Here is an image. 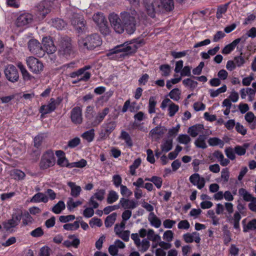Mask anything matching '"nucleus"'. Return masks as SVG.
<instances>
[{
    "instance_id": "nucleus-1",
    "label": "nucleus",
    "mask_w": 256,
    "mask_h": 256,
    "mask_svg": "<svg viewBox=\"0 0 256 256\" xmlns=\"http://www.w3.org/2000/svg\"><path fill=\"white\" fill-rule=\"evenodd\" d=\"M136 12L134 10H130V12H121L120 16L112 13L109 15L108 20L116 32L122 34L126 30L128 34H131L136 30Z\"/></svg>"
},
{
    "instance_id": "nucleus-2",
    "label": "nucleus",
    "mask_w": 256,
    "mask_h": 256,
    "mask_svg": "<svg viewBox=\"0 0 256 256\" xmlns=\"http://www.w3.org/2000/svg\"><path fill=\"white\" fill-rule=\"evenodd\" d=\"M139 45L140 43L135 40L126 42L110 50L106 54V56L110 59L120 60L126 56L134 52L138 48Z\"/></svg>"
},
{
    "instance_id": "nucleus-3",
    "label": "nucleus",
    "mask_w": 256,
    "mask_h": 256,
    "mask_svg": "<svg viewBox=\"0 0 256 256\" xmlns=\"http://www.w3.org/2000/svg\"><path fill=\"white\" fill-rule=\"evenodd\" d=\"M145 7L148 14L154 18L156 12L162 10L167 11L172 10L174 7V4L173 0H152L146 3Z\"/></svg>"
},
{
    "instance_id": "nucleus-4",
    "label": "nucleus",
    "mask_w": 256,
    "mask_h": 256,
    "mask_svg": "<svg viewBox=\"0 0 256 256\" xmlns=\"http://www.w3.org/2000/svg\"><path fill=\"white\" fill-rule=\"evenodd\" d=\"M78 43L80 47L82 49L93 50L102 44V40L98 34H93L85 38H80Z\"/></svg>"
},
{
    "instance_id": "nucleus-5",
    "label": "nucleus",
    "mask_w": 256,
    "mask_h": 256,
    "mask_svg": "<svg viewBox=\"0 0 256 256\" xmlns=\"http://www.w3.org/2000/svg\"><path fill=\"white\" fill-rule=\"evenodd\" d=\"M56 163L54 152L52 150H48L44 152L41 158L40 166L42 170H46L53 166Z\"/></svg>"
},
{
    "instance_id": "nucleus-6",
    "label": "nucleus",
    "mask_w": 256,
    "mask_h": 256,
    "mask_svg": "<svg viewBox=\"0 0 256 256\" xmlns=\"http://www.w3.org/2000/svg\"><path fill=\"white\" fill-rule=\"evenodd\" d=\"M22 212L20 209H15L12 216V218L4 224V228L9 230L18 226L22 218Z\"/></svg>"
},
{
    "instance_id": "nucleus-7",
    "label": "nucleus",
    "mask_w": 256,
    "mask_h": 256,
    "mask_svg": "<svg viewBox=\"0 0 256 256\" xmlns=\"http://www.w3.org/2000/svg\"><path fill=\"white\" fill-rule=\"evenodd\" d=\"M92 18L95 23L99 26L102 34L106 35L109 33L110 30L107 26V21L102 13H96Z\"/></svg>"
},
{
    "instance_id": "nucleus-8",
    "label": "nucleus",
    "mask_w": 256,
    "mask_h": 256,
    "mask_svg": "<svg viewBox=\"0 0 256 256\" xmlns=\"http://www.w3.org/2000/svg\"><path fill=\"white\" fill-rule=\"evenodd\" d=\"M52 2L44 0L40 2L37 6L38 14L39 20L43 19L51 10Z\"/></svg>"
},
{
    "instance_id": "nucleus-9",
    "label": "nucleus",
    "mask_w": 256,
    "mask_h": 256,
    "mask_svg": "<svg viewBox=\"0 0 256 256\" xmlns=\"http://www.w3.org/2000/svg\"><path fill=\"white\" fill-rule=\"evenodd\" d=\"M26 62L29 69L34 74H39L44 69L42 63L34 57L27 58Z\"/></svg>"
},
{
    "instance_id": "nucleus-10",
    "label": "nucleus",
    "mask_w": 256,
    "mask_h": 256,
    "mask_svg": "<svg viewBox=\"0 0 256 256\" xmlns=\"http://www.w3.org/2000/svg\"><path fill=\"white\" fill-rule=\"evenodd\" d=\"M6 79L12 82H17L19 78V74L16 67L12 64L6 66L4 70Z\"/></svg>"
},
{
    "instance_id": "nucleus-11",
    "label": "nucleus",
    "mask_w": 256,
    "mask_h": 256,
    "mask_svg": "<svg viewBox=\"0 0 256 256\" xmlns=\"http://www.w3.org/2000/svg\"><path fill=\"white\" fill-rule=\"evenodd\" d=\"M106 194V190L104 189H97L94 194L90 198L88 201V205L92 206L94 208H96L98 207L99 204L96 202L102 201L104 199Z\"/></svg>"
},
{
    "instance_id": "nucleus-12",
    "label": "nucleus",
    "mask_w": 256,
    "mask_h": 256,
    "mask_svg": "<svg viewBox=\"0 0 256 256\" xmlns=\"http://www.w3.org/2000/svg\"><path fill=\"white\" fill-rule=\"evenodd\" d=\"M29 50L33 54L38 56L42 57L44 56V51L39 42L36 39H32L28 42Z\"/></svg>"
},
{
    "instance_id": "nucleus-13",
    "label": "nucleus",
    "mask_w": 256,
    "mask_h": 256,
    "mask_svg": "<svg viewBox=\"0 0 256 256\" xmlns=\"http://www.w3.org/2000/svg\"><path fill=\"white\" fill-rule=\"evenodd\" d=\"M166 107H168V116L170 117L174 116L179 110L178 106L172 102L168 98L164 100L160 106V108L163 110Z\"/></svg>"
},
{
    "instance_id": "nucleus-14",
    "label": "nucleus",
    "mask_w": 256,
    "mask_h": 256,
    "mask_svg": "<svg viewBox=\"0 0 256 256\" xmlns=\"http://www.w3.org/2000/svg\"><path fill=\"white\" fill-rule=\"evenodd\" d=\"M252 88H244L240 90V96L242 99H245L248 96V100L252 102L256 94V82L252 84Z\"/></svg>"
},
{
    "instance_id": "nucleus-15",
    "label": "nucleus",
    "mask_w": 256,
    "mask_h": 256,
    "mask_svg": "<svg viewBox=\"0 0 256 256\" xmlns=\"http://www.w3.org/2000/svg\"><path fill=\"white\" fill-rule=\"evenodd\" d=\"M208 130L204 128V126L198 124L192 126L188 128V132L193 138L196 137L198 134H208Z\"/></svg>"
},
{
    "instance_id": "nucleus-16",
    "label": "nucleus",
    "mask_w": 256,
    "mask_h": 256,
    "mask_svg": "<svg viewBox=\"0 0 256 256\" xmlns=\"http://www.w3.org/2000/svg\"><path fill=\"white\" fill-rule=\"evenodd\" d=\"M33 20L32 16L28 13H24L20 14L16 18V24L17 26L20 27L26 26L31 23Z\"/></svg>"
},
{
    "instance_id": "nucleus-17",
    "label": "nucleus",
    "mask_w": 256,
    "mask_h": 256,
    "mask_svg": "<svg viewBox=\"0 0 256 256\" xmlns=\"http://www.w3.org/2000/svg\"><path fill=\"white\" fill-rule=\"evenodd\" d=\"M72 24L78 30V32L84 29V22L81 15L78 14H74L71 18Z\"/></svg>"
},
{
    "instance_id": "nucleus-18",
    "label": "nucleus",
    "mask_w": 256,
    "mask_h": 256,
    "mask_svg": "<svg viewBox=\"0 0 256 256\" xmlns=\"http://www.w3.org/2000/svg\"><path fill=\"white\" fill-rule=\"evenodd\" d=\"M42 43L43 46H42L43 51H44V54L45 52L48 54L54 53L56 50V48L52 40L50 38L45 37L42 38Z\"/></svg>"
},
{
    "instance_id": "nucleus-19",
    "label": "nucleus",
    "mask_w": 256,
    "mask_h": 256,
    "mask_svg": "<svg viewBox=\"0 0 256 256\" xmlns=\"http://www.w3.org/2000/svg\"><path fill=\"white\" fill-rule=\"evenodd\" d=\"M56 106V102L54 98H51L46 104L42 105L40 108V112L42 115L50 114L54 112Z\"/></svg>"
},
{
    "instance_id": "nucleus-20",
    "label": "nucleus",
    "mask_w": 256,
    "mask_h": 256,
    "mask_svg": "<svg viewBox=\"0 0 256 256\" xmlns=\"http://www.w3.org/2000/svg\"><path fill=\"white\" fill-rule=\"evenodd\" d=\"M70 118L72 121L76 124H80L82 121V110L81 108L76 106L71 111Z\"/></svg>"
},
{
    "instance_id": "nucleus-21",
    "label": "nucleus",
    "mask_w": 256,
    "mask_h": 256,
    "mask_svg": "<svg viewBox=\"0 0 256 256\" xmlns=\"http://www.w3.org/2000/svg\"><path fill=\"white\" fill-rule=\"evenodd\" d=\"M190 181L194 186H196L198 189H202L205 185V180L204 178L201 177L200 175L197 173L192 174L190 177Z\"/></svg>"
},
{
    "instance_id": "nucleus-22",
    "label": "nucleus",
    "mask_w": 256,
    "mask_h": 256,
    "mask_svg": "<svg viewBox=\"0 0 256 256\" xmlns=\"http://www.w3.org/2000/svg\"><path fill=\"white\" fill-rule=\"evenodd\" d=\"M125 246V244L122 241L117 240H115L114 244L110 246L108 252L112 256H116L118 255V249H122Z\"/></svg>"
},
{
    "instance_id": "nucleus-23",
    "label": "nucleus",
    "mask_w": 256,
    "mask_h": 256,
    "mask_svg": "<svg viewBox=\"0 0 256 256\" xmlns=\"http://www.w3.org/2000/svg\"><path fill=\"white\" fill-rule=\"evenodd\" d=\"M109 111V108H106L102 111L99 112L92 122V126H96L99 125L108 114Z\"/></svg>"
},
{
    "instance_id": "nucleus-24",
    "label": "nucleus",
    "mask_w": 256,
    "mask_h": 256,
    "mask_svg": "<svg viewBox=\"0 0 256 256\" xmlns=\"http://www.w3.org/2000/svg\"><path fill=\"white\" fill-rule=\"evenodd\" d=\"M120 206L124 210H133L137 206V202L133 200L124 198H121L119 202Z\"/></svg>"
},
{
    "instance_id": "nucleus-25",
    "label": "nucleus",
    "mask_w": 256,
    "mask_h": 256,
    "mask_svg": "<svg viewBox=\"0 0 256 256\" xmlns=\"http://www.w3.org/2000/svg\"><path fill=\"white\" fill-rule=\"evenodd\" d=\"M184 240L186 243H191L195 242L196 243H199L200 241V234L197 232L192 233H186L182 236Z\"/></svg>"
},
{
    "instance_id": "nucleus-26",
    "label": "nucleus",
    "mask_w": 256,
    "mask_h": 256,
    "mask_svg": "<svg viewBox=\"0 0 256 256\" xmlns=\"http://www.w3.org/2000/svg\"><path fill=\"white\" fill-rule=\"evenodd\" d=\"M68 240H64L62 244L66 247L73 246L75 248L78 247L80 244V240L74 235H70L68 236Z\"/></svg>"
},
{
    "instance_id": "nucleus-27",
    "label": "nucleus",
    "mask_w": 256,
    "mask_h": 256,
    "mask_svg": "<svg viewBox=\"0 0 256 256\" xmlns=\"http://www.w3.org/2000/svg\"><path fill=\"white\" fill-rule=\"evenodd\" d=\"M243 36L234 40L232 42L226 46L222 49V52L224 54H230L243 38Z\"/></svg>"
},
{
    "instance_id": "nucleus-28",
    "label": "nucleus",
    "mask_w": 256,
    "mask_h": 256,
    "mask_svg": "<svg viewBox=\"0 0 256 256\" xmlns=\"http://www.w3.org/2000/svg\"><path fill=\"white\" fill-rule=\"evenodd\" d=\"M68 185L70 189V195L74 197H78L82 190L80 186H78L75 182H68Z\"/></svg>"
},
{
    "instance_id": "nucleus-29",
    "label": "nucleus",
    "mask_w": 256,
    "mask_h": 256,
    "mask_svg": "<svg viewBox=\"0 0 256 256\" xmlns=\"http://www.w3.org/2000/svg\"><path fill=\"white\" fill-rule=\"evenodd\" d=\"M60 52L62 54L70 56L72 52V45L69 40L64 41L62 44Z\"/></svg>"
},
{
    "instance_id": "nucleus-30",
    "label": "nucleus",
    "mask_w": 256,
    "mask_h": 256,
    "mask_svg": "<svg viewBox=\"0 0 256 256\" xmlns=\"http://www.w3.org/2000/svg\"><path fill=\"white\" fill-rule=\"evenodd\" d=\"M208 134H204L199 135L198 137L196 140L194 141L195 146L198 148H200L202 149H205L207 148V145L206 142V136Z\"/></svg>"
},
{
    "instance_id": "nucleus-31",
    "label": "nucleus",
    "mask_w": 256,
    "mask_h": 256,
    "mask_svg": "<svg viewBox=\"0 0 256 256\" xmlns=\"http://www.w3.org/2000/svg\"><path fill=\"white\" fill-rule=\"evenodd\" d=\"M148 220L150 225L154 228H158L162 224L160 220L154 214V212H150L149 214Z\"/></svg>"
},
{
    "instance_id": "nucleus-32",
    "label": "nucleus",
    "mask_w": 256,
    "mask_h": 256,
    "mask_svg": "<svg viewBox=\"0 0 256 256\" xmlns=\"http://www.w3.org/2000/svg\"><path fill=\"white\" fill-rule=\"evenodd\" d=\"M116 126V124L115 122L107 120L103 124L102 128L106 134H110L115 129Z\"/></svg>"
},
{
    "instance_id": "nucleus-33",
    "label": "nucleus",
    "mask_w": 256,
    "mask_h": 256,
    "mask_svg": "<svg viewBox=\"0 0 256 256\" xmlns=\"http://www.w3.org/2000/svg\"><path fill=\"white\" fill-rule=\"evenodd\" d=\"M48 200V198L46 195L42 192H38L35 194L32 198L30 202H47Z\"/></svg>"
},
{
    "instance_id": "nucleus-34",
    "label": "nucleus",
    "mask_w": 256,
    "mask_h": 256,
    "mask_svg": "<svg viewBox=\"0 0 256 256\" xmlns=\"http://www.w3.org/2000/svg\"><path fill=\"white\" fill-rule=\"evenodd\" d=\"M119 138L121 140H124L128 147L131 148L133 146L132 140L130 135L126 132L122 130Z\"/></svg>"
},
{
    "instance_id": "nucleus-35",
    "label": "nucleus",
    "mask_w": 256,
    "mask_h": 256,
    "mask_svg": "<svg viewBox=\"0 0 256 256\" xmlns=\"http://www.w3.org/2000/svg\"><path fill=\"white\" fill-rule=\"evenodd\" d=\"M50 24L58 30H62L66 26V23L62 20L58 18L52 19Z\"/></svg>"
},
{
    "instance_id": "nucleus-36",
    "label": "nucleus",
    "mask_w": 256,
    "mask_h": 256,
    "mask_svg": "<svg viewBox=\"0 0 256 256\" xmlns=\"http://www.w3.org/2000/svg\"><path fill=\"white\" fill-rule=\"evenodd\" d=\"M208 143L210 146H218L220 148H222L224 144L222 140L216 137L210 138L208 140Z\"/></svg>"
},
{
    "instance_id": "nucleus-37",
    "label": "nucleus",
    "mask_w": 256,
    "mask_h": 256,
    "mask_svg": "<svg viewBox=\"0 0 256 256\" xmlns=\"http://www.w3.org/2000/svg\"><path fill=\"white\" fill-rule=\"evenodd\" d=\"M148 240L154 242H158L160 240V236L155 233L152 229H148L147 233Z\"/></svg>"
},
{
    "instance_id": "nucleus-38",
    "label": "nucleus",
    "mask_w": 256,
    "mask_h": 256,
    "mask_svg": "<svg viewBox=\"0 0 256 256\" xmlns=\"http://www.w3.org/2000/svg\"><path fill=\"white\" fill-rule=\"evenodd\" d=\"M150 246V241L146 238H144L142 241L137 244L136 246L142 252L146 251Z\"/></svg>"
},
{
    "instance_id": "nucleus-39",
    "label": "nucleus",
    "mask_w": 256,
    "mask_h": 256,
    "mask_svg": "<svg viewBox=\"0 0 256 256\" xmlns=\"http://www.w3.org/2000/svg\"><path fill=\"white\" fill-rule=\"evenodd\" d=\"M227 87L226 85L224 84L220 88L216 89H210L209 90L210 96L212 98H215L218 96L220 94L224 93L226 91Z\"/></svg>"
},
{
    "instance_id": "nucleus-40",
    "label": "nucleus",
    "mask_w": 256,
    "mask_h": 256,
    "mask_svg": "<svg viewBox=\"0 0 256 256\" xmlns=\"http://www.w3.org/2000/svg\"><path fill=\"white\" fill-rule=\"evenodd\" d=\"M118 198L119 196L118 192L113 190H111L109 191L107 196V202L109 204H113L118 200Z\"/></svg>"
},
{
    "instance_id": "nucleus-41",
    "label": "nucleus",
    "mask_w": 256,
    "mask_h": 256,
    "mask_svg": "<svg viewBox=\"0 0 256 256\" xmlns=\"http://www.w3.org/2000/svg\"><path fill=\"white\" fill-rule=\"evenodd\" d=\"M176 141L180 144L188 145L191 141L189 136L186 134H180L176 138Z\"/></svg>"
},
{
    "instance_id": "nucleus-42",
    "label": "nucleus",
    "mask_w": 256,
    "mask_h": 256,
    "mask_svg": "<svg viewBox=\"0 0 256 256\" xmlns=\"http://www.w3.org/2000/svg\"><path fill=\"white\" fill-rule=\"evenodd\" d=\"M82 204V201H74L72 198H69L66 203L67 208L69 210L71 211L74 210L75 208L81 205Z\"/></svg>"
},
{
    "instance_id": "nucleus-43",
    "label": "nucleus",
    "mask_w": 256,
    "mask_h": 256,
    "mask_svg": "<svg viewBox=\"0 0 256 256\" xmlns=\"http://www.w3.org/2000/svg\"><path fill=\"white\" fill-rule=\"evenodd\" d=\"M65 208L66 204L62 200H60L53 206L52 210L56 214H59L64 210Z\"/></svg>"
},
{
    "instance_id": "nucleus-44",
    "label": "nucleus",
    "mask_w": 256,
    "mask_h": 256,
    "mask_svg": "<svg viewBox=\"0 0 256 256\" xmlns=\"http://www.w3.org/2000/svg\"><path fill=\"white\" fill-rule=\"evenodd\" d=\"M145 180L152 182L158 188H160L162 184V178L156 176H153L151 178H146Z\"/></svg>"
},
{
    "instance_id": "nucleus-45",
    "label": "nucleus",
    "mask_w": 256,
    "mask_h": 256,
    "mask_svg": "<svg viewBox=\"0 0 256 256\" xmlns=\"http://www.w3.org/2000/svg\"><path fill=\"white\" fill-rule=\"evenodd\" d=\"M117 216V214L116 212H113L108 216L105 220L104 224L106 227H110L116 221Z\"/></svg>"
},
{
    "instance_id": "nucleus-46",
    "label": "nucleus",
    "mask_w": 256,
    "mask_h": 256,
    "mask_svg": "<svg viewBox=\"0 0 256 256\" xmlns=\"http://www.w3.org/2000/svg\"><path fill=\"white\" fill-rule=\"evenodd\" d=\"M172 140H165L161 144V149L163 152H167L172 150Z\"/></svg>"
},
{
    "instance_id": "nucleus-47",
    "label": "nucleus",
    "mask_w": 256,
    "mask_h": 256,
    "mask_svg": "<svg viewBox=\"0 0 256 256\" xmlns=\"http://www.w3.org/2000/svg\"><path fill=\"white\" fill-rule=\"evenodd\" d=\"M228 4H226L218 6L216 14V16L218 18L220 19L222 17L223 14L226 12L228 10Z\"/></svg>"
},
{
    "instance_id": "nucleus-48",
    "label": "nucleus",
    "mask_w": 256,
    "mask_h": 256,
    "mask_svg": "<svg viewBox=\"0 0 256 256\" xmlns=\"http://www.w3.org/2000/svg\"><path fill=\"white\" fill-rule=\"evenodd\" d=\"M82 136L88 142H91L93 140L94 136V130L91 129L82 134Z\"/></svg>"
},
{
    "instance_id": "nucleus-49",
    "label": "nucleus",
    "mask_w": 256,
    "mask_h": 256,
    "mask_svg": "<svg viewBox=\"0 0 256 256\" xmlns=\"http://www.w3.org/2000/svg\"><path fill=\"white\" fill-rule=\"evenodd\" d=\"M182 84L186 87L192 90L198 86L197 82L189 78L184 80Z\"/></svg>"
},
{
    "instance_id": "nucleus-50",
    "label": "nucleus",
    "mask_w": 256,
    "mask_h": 256,
    "mask_svg": "<svg viewBox=\"0 0 256 256\" xmlns=\"http://www.w3.org/2000/svg\"><path fill=\"white\" fill-rule=\"evenodd\" d=\"M248 147V144H244L242 146H236L234 148V150L235 153L238 156H243L246 154V150Z\"/></svg>"
},
{
    "instance_id": "nucleus-51",
    "label": "nucleus",
    "mask_w": 256,
    "mask_h": 256,
    "mask_svg": "<svg viewBox=\"0 0 256 256\" xmlns=\"http://www.w3.org/2000/svg\"><path fill=\"white\" fill-rule=\"evenodd\" d=\"M238 193L242 197L244 200L247 202H250L252 200V196L244 188H240Z\"/></svg>"
},
{
    "instance_id": "nucleus-52",
    "label": "nucleus",
    "mask_w": 256,
    "mask_h": 256,
    "mask_svg": "<svg viewBox=\"0 0 256 256\" xmlns=\"http://www.w3.org/2000/svg\"><path fill=\"white\" fill-rule=\"evenodd\" d=\"M181 92L180 89L176 88L172 90L169 96L172 100L178 101L180 98Z\"/></svg>"
},
{
    "instance_id": "nucleus-53",
    "label": "nucleus",
    "mask_w": 256,
    "mask_h": 256,
    "mask_svg": "<svg viewBox=\"0 0 256 256\" xmlns=\"http://www.w3.org/2000/svg\"><path fill=\"white\" fill-rule=\"evenodd\" d=\"M141 164V160L138 158L134 162L133 164L130 166V172L132 175H135L136 170L138 168Z\"/></svg>"
},
{
    "instance_id": "nucleus-54",
    "label": "nucleus",
    "mask_w": 256,
    "mask_h": 256,
    "mask_svg": "<svg viewBox=\"0 0 256 256\" xmlns=\"http://www.w3.org/2000/svg\"><path fill=\"white\" fill-rule=\"evenodd\" d=\"M80 226V222L75 221L73 223L66 224L64 225V228L67 230H77Z\"/></svg>"
},
{
    "instance_id": "nucleus-55",
    "label": "nucleus",
    "mask_w": 256,
    "mask_h": 256,
    "mask_svg": "<svg viewBox=\"0 0 256 256\" xmlns=\"http://www.w3.org/2000/svg\"><path fill=\"white\" fill-rule=\"evenodd\" d=\"M160 70L162 72V75L163 76H168L170 73V66L168 64H162L160 67Z\"/></svg>"
},
{
    "instance_id": "nucleus-56",
    "label": "nucleus",
    "mask_w": 256,
    "mask_h": 256,
    "mask_svg": "<svg viewBox=\"0 0 256 256\" xmlns=\"http://www.w3.org/2000/svg\"><path fill=\"white\" fill-rule=\"evenodd\" d=\"M78 76L84 74L83 76H82L79 79V80L87 81L90 76V74L88 72H84V69L80 68L76 71Z\"/></svg>"
},
{
    "instance_id": "nucleus-57",
    "label": "nucleus",
    "mask_w": 256,
    "mask_h": 256,
    "mask_svg": "<svg viewBox=\"0 0 256 256\" xmlns=\"http://www.w3.org/2000/svg\"><path fill=\"white\" fill-rule=\"evenodd\" d=\"M174 237V233L171 230L165 231L163 234L162 238L164 240L170 242L172 240Z\"/></svg>"
},
{
    "instance_id": "nucleus-58",
    "label": "nucleus",
    "mask_w": 256,
    "mask_h": 256,
    "mask_svg": "<svg viewBox=\"0 0 256 256\" xmlns=\"http://www.w3.org/2000/svg\"><path fill=\"white\" fill-rule=\"evenodd\" d=\"M87 164L86 161L84 159H81L78 162L70 163V168H82L84 167Z\"/></svg>"
},
{
    "instance_id": "nucleus-59",
    "label": "nucleus",
    "mask_w": 256,
    "mask_h": 256,
    "mask_svg": "<svg viewBox=\"0 0 256 256\" xmlns=\"http://www.w3.org/2000/svg\"><path fill=\"white\" fill-rule=\"evenodd\" d=\"M156 104L155 98L154 96H151L148 102V112L150 114H153L156 112L155 106Z\"/></svg>"
},
{
    "instance_id": "nucleus-60",
    "label": "nucleus",
    "mask_w": 256,
    "mask_h": 256,
    "mask_svg": "<svg viewBox=\"0 0 256 256\" xmlns=\"http://www.w3.org/2000/svg\"><path fill=\"white\" fill-rule=\"evenodd\" d=\"M34 220L28 212L24 213L22 216V224L24 226L32 224Z\"/></svg>"
},
{
    "instance_id": "nucleus-61",
    "label": "nucleus",
    "mask_w": 256,
    "mask_h": 256,
    "mask_svg": "<svg viewBox=\"0 0 256 256\" xmlns=\"http://www.w3.org/2000/svg\"><path fill=\"white\" fill-rule=\"evenodd\" d=\"M12 176L16 180H22L24 178L26 174L20 170H15L12 172Z\"/></svg>"
},
{
    "instance_id": "nucleus-62",
    "label": "nucleus",
    "mask_w": 256,
    "mask_h": 256,
    "mask_svg": "<svg viewBox=\"0 0 256 256\" xmlns=\"http://www.w3.org/2000/svg\"><path fill=\"white\" fill-rule=\"evenodd\" d=\"M163 134L162 130L160 127H156L150 132V134L152 138H158Z\"/></svg>"
},
{
    "instance_id": "nucleus-63",
    "label": "nucleus",
    "mask_w": 256,
    "mask_h": 256,
    "mask_svg": "<svg viewBox=\"0 0 256 256\" xmlns=\"http://www.w3.org/2000/svg\"><path fill=\"white\" fill-rule=\"evenodd\" d=\"M50 248L48 246L42 247L38 254V256H50Z\"/></svg>"
},
{
    "instance_id": "nucleus-64",
    "label": "nucleus",
    "mask_w": 256,
    "mask_h": 256,
    "mask_svg": "<svg viewBox=\"0 0 256 256\" xmlns=\"http://www.w3.org/2000/svg\"><path fill=\"white\" fill-rule=\"evenodd\" d=\"M220 177L224 182H228L230 178V172L228 168H224L222 170Z\"/></svg>"
}]
</instances>
